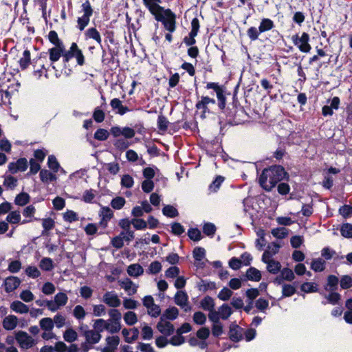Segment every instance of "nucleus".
Masks as SVG:
<instances>
[{
	"label": "nucleus",
	"mask_w": 352,
	"mask_h": 352,
	"mask_svg": "<svg viewBox=\"0 0 352 352\" xmlns=\"http://www.w3.org/2000/svg\"><path fill=\"white\" fill-rule=\"evenodd\" d=\"M199 27L200 25L199 19L197 17L193 18L191 21V30L188 34V36H186L184 38V42L187 46L192 47L196 43L195 37L198 34Z\"/></svg>",
	"instance_id": "nucleus-9"
},
{
	"label": "nucleus",
	"mask_w": 352,
	"mask_h": 352,
	"mask_svg": "<svg viewBox=\"0 0 352 352\" xmlns=\"http://www.w3.org/2000/svg\"><path fill=\"white\" fill-rule=\"evenodd\" d=\"M162 264L159 261L152 262L147 270V273L151 274H156L162 270Z\"/></svg>",
	"instance_id": "nucleus-50"
},
{
	"label": "nucleus",
	"mask_w": 352,
	"mask_h": 352,
	"mask_svg": "<svg viewBox=\"0 0 352 352\" xmlns=\"http://www.w3.org/2000/svg\"><path fill=\"white\" fill-rule=\"evenodd\" d=\"M25 272L29 277L32 278H36L41 275L40 271L35 266H28L25 269Z\"/></svg>",
	"instance_id": "nucleus-62"
},
{
	"label": "nucleus",
	"mask_w": 352,
	"mask_h": 352,
	"mask_svg": "<svg viewBox=\"0 0 352 352\" xmlns=\"http://www.w3.org/2000/svg\"><path fill=\"white\" fill-rule=\"evenodd\" d=\"M272 234L277 239H284L288 234V230L285 228H276L272 230Z\"/></svg>",
	"instance_id": "nucleus-48"
},
{
	"label": "nucleus",
	"mask_w": 352,
	"mask_h": 352,
	"mask_svg": "<svg viewBox=\"0 0 352 352\" xmlns=\"http://www.w3.org/2000/svg\"><path fill=\"white\" fill-rule=\"evenodd\" d=\"M43 230L42 235H47L48 232L52 230L55 226V222L52 218H44L41 219Z\"/></svg>",
	"instance_id": "nucleus-27"
},
{
	"label": "nucleus",
	"mask_w": 352,
	"mask_h": 352,
	"mask_svg": "<svg viewBox=\"0 0 352 352\" xmlns=\"http://www.w3.org/2000/svg\"><path fill=\"white\" fill-rule=\"evenodd\" d=\"M176 318V309L174 307L167 309L160 318H164L166 320H172Z\"/></svg>",
	"instance_id": "nucleus-58"
},
{
	"label": "nucleus",
	"mask_w": 352,
	"mask_h": 352,
	"mask_svg": "<svg viewBox=\"0 0 352 352\" xmlns=\"http://www.w3.org/2000/svg\"><path fill=\"white\" fill-rule=\"evenodd\" d=\"M80 12L83 13L82 16L77 19V28L82 31L89 25L90 17L94 13V10L89 0L83 2L80 6Z\"/></svg>",
	"instance_id": "nucleus-3"
},
{
	"label": "nucleus",
	"mask_w": 352,
	"mask_h": 352,
	"mask_svg": "<svg viewBox=\"0 0 352 352\" xmlns=\"http://www.w3.org/2000/svg\"><path fill=\"white\" fill-rule=\"evenodd\" d=\"M120 343V338L117 336H111L106 338L107 346L116 350Z\"/></svg>",
	"instance_id": "nucleus-47"
},
{
	"label": "nucleus",
	"mask_w": 352,
	"mask_h": 352,
	"mask_svg": "<svg viewBox=\"0 0 352 352\" xmlns=\"http://www.w3.org/2000/svg\"><path fill=\"white\" fill-rule=\"evenodd\" d=\"M217 97L219 100V107L223 109L226 105V100L227 99L225 89H215Z\"/></svg>",
	"instance_id": "nucleus-45"
},
{
	"label": "nucleus",
	"mask_w": 352,
	"mask_h": 352,
	"mask_svg": "<svg viewBox=\"0 0 352 352\" xmlns=\"http://www.w3.org/2000/svg\"><path fill=\"white\" fill-rule=\"evenodd\" d=\"M280 245L276 243H272L267 246V250L262 256V261H265L268 258H272L273 256L278 253Z\"/></svg>",
	"instance_id": "nucleus-18"
},
{
	"label": "nucleus",
	"mask_w": 352,
	"mask_h": 352,
	"mask_svg": "<svg viewBox=\"0 0 352 352\" xmlns=\"http://www.w3.org/2000/svg\"><path fill=\"white\" fill-rule=\"evenodd\" d=\"M197 113L200 114L201 118L206 117V113H210L215 107V100L208 96H204L196 104Z\"/></svg>",
	"instance_id": "nucleus-6"
},
{
	"label": "nucleus",
	"mask_w": 352,
	"mask_h": 352,
	"mask_svg": "<svg viewBox=\"0 0 352 352\" xmlns=\"http://www.w3.org/2000/svg\"><path fill=\"white\" fill-rule=\"evenodd\" d=\"M5 329L11 331L14 329L18 324V318L14 315H9L5 317L2 322Z\"/></svg>",
	"instance_id": "nucleus-19"
},
{
	"label": "nucleus",
	"mask_w": 352,
	"mask_h": 352,
	"mask_svg": "<svg viewBox=\"0 0 352 352\" xmlns=\"http://www.w3.org/2000/svg\"><path fill=\"white\" fill-rule=\"evenodd\" d=\"M84 336L86 341L90 344L98 343L101 339V335L98 332L94 330H88L85 331Z\"/></svg>",
	"instance_id": "nucleus-24"
},
{
	"label": "nucleus",
	"mask_w": 352,
	"mask_h": 352,
	"mask_svg": "<svg viewBox=\"0 0 352 352\" xmlns=\"http://www.w3.org/2000/svg\"><path fill=\"white\" fill-rule=\"evenodd\" d=\"M123 319L126 324L132 326L138 322V316L135 312L129 311L124 314Z\"/></svg>",
	"instance_id": "nucleus-33"
},
{
	"label": "nucleus",
	"mask_w": 352,
	"mask_h": 352,
	"mask_svg": "<svg viewBox=\"0 0 352 352\" xmlns=\"http://www.w3.org/2000/svg\"><path fill=\"white\" fill-rule=\"evenodd\" d=\"M274 27V23L272 20L267 18H264L261 19L258 28L259 31L263 33L272 30Z\"/></svg>",
	"instance_id": "nucleus-32"
},
{
	"label": "nucleus",
	"mask_w": 352,
	"mask_h": 352,
	"mask_svg": "<svg viewBox=\"0 0 352 352\" xmlns=\"http://www.w3.org/2000/svg\"><path fill=\"white\" fill-rule=\"evenodd\" d=\"M16 340L20 346L23 349H29L35 344L34 340L32 337L24 331L17 332L16 333Z\"/></svg>",
	"instance_id": "nucleus-10"
},
{
	"label": "nucleus",
	"mask_w": 352,
	"mask_h": 352,
	"mask_svg": "<svg viewBox=\"0 0 352 352\" xmlns=\"http://www.w3.org/2000/svg\"><path fill=\"white\" fill-rule=\"evenodd\" d=\"M243 329L236 324H232L230 327V338L232 341L238 342L241 340Z\"/></svg>",
	"instance_id": "nucleus-20"
},
{
	"label": "nucleus",
	"mask_w": 352,
	"mask_h": 352,
	"mask_svg": "<svg viewBox=\"0 0 352 352\" xmlns=\"http://www.w3.org/2000/svg\"><path fill=\"white\" fill-rule=\"evenodd\" d=\"M122 333L124 338V340L128 343H131L136 340L139 336V331L137 328L131 329H123Z\"/></svg>",
	"instance_id": "nucleus-17"
},
{
	"label": "nucleus",
	"mask_w": 352,
	"mask_h": 352,
	"mask_svg": "<svg viewBox=\"0 0 352 352\" xmlns=\"http://www.w3.org/2000/svg\"><path fill=\"white\" fill-rule=\"evenodd\" d=\"M285 176L286 173L282 166H274L263 171L259 178V183L264 189L269 191Z\"/></svg>",
	"instance_id": "nucleus-2"
},
{
	"label": "nucleus",
	"mask_w": 352,
	"mask_h": 352,
	"mask_svg": "<svg viewBox=\"0 0 352 352\" xmlns=\"http://www.w3.org/2000/svg\"><path fill=\"white\" fill-rule=\"evenodd\" d=\"M21 283V280L16 276L8 277L4 281L5 290L6 292H11L16 289Z\"/></svg>",
	"instance_id": "nucleus-16"
},
{
	"label": "nucleus",
	"mask_w": 352,
	"mask_h": 352,
	"mask_svg": "<svg viewBox=\"0 0 352 352\" xmlns=\"http://www.w3.org/2000/svg\"><path fill=\"white\" fill-rule=\"evenodd\" d=\"M133 184H134L133 179L129 175H124L122 177V179H121L122 186L126 188H130L133 186Z\"/></svg>",
	"instance_id": "nucleus-61"
},
{
	"label": "nucleus",
	"mask_w": 352,
	"mask_h": 352,
	"mask_svg": "<svg viewBox=\"0 0 352 352\" xmlns=\"http://www.w3.org/2000/svg\"><path fill=\"white\" fill-rule=\"evenodd\" d=\"M118 283L129 296L135 294L138 291V285L128 278L120 280Z\"/></svg>",
	"instance_id": "nucleus-11"
},
{
	"label": "nucleus",
	"mask_w": 352,
	"mask_h": 352,
	"mask_svg": "<svg viewBox=\"0 0 352 352\" xmlns=\"http://www.w3.org/2000/svg\"><path fill=\"white\" fill-rule=\"evenodd\" d=\"M247 278L253 281H259L261 278V272L255 267H250L246 272Z\"/></svg>",
	"instance_id": "nucleus-31"
},
{
	"label": "nucleus",
	"mask_w": 352,
	"mask_h": 352,
	"mask_svg": "<svg viewBox=\"0 0 352 352\" xmlns=\"http://www.w3.org/2000/svg\"><path fill=\"white\" fill-rule=\"evenodd\" d=\"M86 39L92 38L96 41L102 48V38L100 32L95 28H88L85 32Z\"/></svg>",
	"instance_id": "nucleus-21"
},
{
	"label": "nucleus",
	"mask_w": 352,
	"mask_h": 352,
	"mask_svg": "<svg viewBox=\"0 0 352 352\" xmlns=\"http://www.w3.org/2000/svg\"><path fill=\"white\" fill-rule=\"evenodd\" d=\"M73 58L76 59L78 65L82 66L85 64V56L76 43H72L69 49L64 53L63 61L68 63Z\"/></svg>",
	"instance_id": "nucleus-4"
},
{
	"label": "nucleus",
	"mask_w": 352,
	"mask_h": 352,
	"mask_svg": "<svg viewBox=\"0 0 352 352\" xmlns=\"http://www.w3.org/2000/svg\"><path fill=\"white\" fill-rule=\"evenodd\" d=\"M292 40L294 44L296 45L302 52H309L311 49L309 43V35L306 32H303L301 36H299L298 34L293 35Z\"/></svg>",
	"instance_id": "nucleus-8"
},
{
	"label": "nucleus",
	"mask_w": 352,
	"mask_h": 352,
	"mask_svg": "<svg viewBox=\"0 0 352 352\" xmlns=\"http://www.w3.org/2000/svg\"><path fill=\"white\" fill-rule=\"evenodd\" d=\"M39 267L45 271H50L54 268L53 261L50 258H43L41 259Z\"/></svg>",
	"instance_id": "nucleus-46"
},
{
	"label": "nucleus",
	"mask_w": 352,
	"mask_h": 352,
	"mask_svg": "<svg viewBox=\"0 0 352 352\" xmlns=\"http://www.w3.org/2000/svg\"><path fill=\"white\" fill-rule=\"evenodd\" d=\"M47 164H48L49 168L54 173H57L60 168V165H59L56 158L54 155H50L48 157Z\"/></svg>",
	"instance_id": "nucleus-52"
},
{
	"label": "nucleus",
	"mask_w": 352,
	"mask_h": 352,
	"mask_svg": "<svg viewBox=\"0 0 352 352\" xmlns=\"http://www.w3.org/2000/svg\"><path fill=\"white\" fill-rule=\"evenodd\" d=\"M187 301V294L182 291H177V305L182 307L186 311L188 309Z\"/></svg>",
	"instance_id": "nucleus-36"
},
{
	"label": "nucleus",
	"mask_w": 352,
	"mask_h": 352,
	"mask_svg": "<svg viewBox=\"0 0 352 352\" xmlns=\"http://www.w3.org/2000/svg\"><path fill=\"white\" fill-rule=\"evenodd\" d=\"M103 302L111 307H118L121 305L118 296L113 292H107L102 298Z\"/></svg>",
	"instance_id": "nucleus-12"
},
{
	"label": "nucleus",
	"mask_w": 352,
	"mask_h": 352,
	"mask_svg": "<svg viewBox=\"0 0 352 352\" xmlns=\"http://www.w3.org/2000/svg\"><path fill=\"white\" fill-rule=\"evenodd\" d=\"M21 219L19 211H12L6 217L7 221L10 223H18L20 222Z\"/></svg>",
	"instance_id": "nucleus-51"
},
{
	"label": "nucleus",
	"mask_w": 352,
	"mask_h": 352,
	"mask_svg": "<svg viewBox=\"0 0 352 352\" xmlns=\"http://www.w3.org/2000/svg\"><path fill=\"white\" fill-rule=\"evenodd\" d=\"M63 338L65 341L72 342L77 338V333L72 329H68L65 331Z\"/></svg>",
	"instance_id": "nucleus-57"
},
{
	"label": "nucleus",
	"mask_w": 352,
	"mask_h": 352,
	"mask_svg": "<svg viewBox=\"0 0 352 352\" xmlns=\"http://www.w3.org/2000/svg\"><path fill=\"white\" fill-rule=\"evenodd\" d=\"M158 331L164 336H170L175 330L174 325L170 321L160 318L157 324Z\"/></svg>",
	"instance_id": "nucleus-13"
},
{
	"label": "nucleus",
	"mask_w": 352,
	"mask_h": 352,
	"mask_svg": "<svg viewBox=\"0 0 352 352\" xmlns=\"http://www.w3.org/2000/svg\"><path fill=\"white\" fill-rule=\"evenodd\" d=\"M160 0H143L145 6L155 16L157 21H161L166 30L174 32L175 29V15L170 10H164L159 3Z\"/></svg>",
	"instance_id": "nucleus-1"
},
{
	"label": "nucleus",
	"mask_w": 352,
	"mask_h": 352,
	"mask_svg": "<svg viewBox=\"0 0 352 352\" xmlns=\"http://www.w3.org/2000/svg\"><path fill=\"white\" fill-rule=\"evenodd\" d=\"M73 315L77 320H82L85 318L86 312L81 305H76L73 310Z\"/></svg>",
	"instance_id": "nucleus-54"
},
{
	"label": "nucleus",
	"mask_w": 352,
	"mask_h": 352,
	"mask_svg": "<svg viewBox=\"0 0 352 352\" xmlns=\"http://www.w3.org/2000/svg\"><path fill=\"white\" fill-rule=\"evenodd\" d=\"M301 290L306 293L316 292L318 291L317 285L314 283H305L301 285Z\"/></svg>",
	"instance_id": "nucleus-55"
},
{
	"label": "nucleus",
	"mask_w": 352,
	"mask_h": 352,
	"mask_svg": "<svg viewBox=\"0 0 352 352\" xmlns=\"http://www.w3.org/2000/svg\"><path fill=\"white\" fill-rule=\"evenodd\" d=\"M30 201V195L25 192H21L18 195L14 200L16 205L23 206Z\"/></svg>",
	"instance_id": "nucleus-43"
},
{
	"label": "nucleus",
	"mask_w": 352,
	"mask_h": 352,
	"mask_svg": "<svg viewBox=\"0 0 352 352\" xmlns=\"http://www.w3.org/2000/svg\"><path fill=\"white\" fill-rule=\"evenodd\" d=\"M66 52L64 45L61 47H54L49 50V56L51 65L58 61L60 56L63 57L64 53Z\"/></svg>",
	"instance_id": "nucleus-15"
},
{
	"label": "nucleus",
	"mask_w": 352,
	"mask_h": 352,
	"mask_svg": "<svg viewBox=\"0 0 352 352\" xmlns=\"http://www.w3.org/2000/svg\"><path fill=\"white\" fill-rule=\"evenodd\" d=\"M107 320H105L104 319H97L94 321V323L93 324L94 329L96 331L98 332L99 333L104 330L107 331Z\"/></svg>",
	"instance_id": "nucleus-41"
},
{
	"label": "nucleus",
	"mask_w": 352,
	"mask_h": 352,
	"mask_svg": "<svg viewBox=\"0 0 352 352\" xmlns=\"http://www.w3.org/2000/svg\"><path fill=\"white\" fill-rule=\"evenodd\" d=\"M262 32L259 31V28L256 27H250L247 30V36L250 39L251 41H256L258 38L259 35Z\"/></svg>",
	"instance_id": "nucleus-44"
},
{
	"label": "nucleus",
	"mask_w": 352,
	"mask_h": 352,
	"mask_svg": "<svg viewBox=\"0 0 352 352\" xmlns=\"http://www.w3.org/2000/svg\"><path fill=\"white\" fill-rule=\"evenodd\" d=\"M10 309L18 314H23L29 311L28 307L19 300H15L10 305Z\"/></svg>",
	"instance_id": "nucleus-25"
},
{
	"label": "nucleus",
	"mask_w": 352,
	"mask_h": 352,
	"mask_svg": "<svg viewBox=\"0 0 352 352\" xmlns=\"http://www.w3.org/2000/svg\"><path fill=\"white\" fill-rule=\"evenodd\" d=\"M167 336H161L156 338L155 344L159 348L165 347L168 343H170L173 345H176V341L175 337H173L170 340H168L166 338Z\"/></svg>",
	"instance_id": "nucleus-29"
},
{
	"label": "nucleus",
	"mask_w": 352,
	"mask_h": 352,
	"mask_svg": "<svg viewBox=\"0 0 352 352\" xmlns=\"http://www.w3.org/2000/svg\"><path fill=\"white\" fill-rule=\"evenodd\" d=\"M125 204V199L122 197H117L112 199L111 205L116 210L121 209Z\"/></svg>",
	"instance_id": "nucleus-63"
},
{
	"label": "nucleus",
	"mask_w": 352,
	"mask_h": 352,
	"mask_svg": "<svg viewBox=\"0 0 352 352\" xmlns=\"http://www.w3.org/2000/svg\"><path fill=\"white\" fill-rule=\"evenodd\" d=\"M113 214L112 210L109 207H102L100 211L102 223L104 222L106 224L112 218Z\"/></svg>",
	"instance_id": "nucleus-34"
},
{
	"label": "nucleus",
	"mask_w": 352,
	"mask_h": 352,
	"mask_svg": "<svg viewBox=\"0 0 352 352\" xmlns=\"http://www.w3.org/2000/svg\"><path fill=\"white\" fill-rule=\"evenodd\" d=\"M324 267L325 261L322 258L314 259L311 263V268L315 272H322Z\"/></svg>",
	"instance_id": "nucleus-38"
},
{
	"label": "nucleus",
	"mask_w": 352,
	"mask_h": 352,
	"mask_svg": "<svg viewBox=\"0 0 352 352\" xmlns=\"http://www.w3.org/2000/svg\"><path fill=\"white\" fill-rule=\"evenodd\" d=\"M49 41L55 45V47H61L63 46V43L58 38V34L54 30H51L48 34Z\"/></svg>",
	"instance_id": "nucleus-37"
},
{
	"label": "nucleus",
	"mask_w": 352,
	"mask_h": 352,
	"mask_svg": "<svg viewBox=\"0 0 352 352\" xmlns=\"http://www.w3.org/2000/svg\"><path fill=\"white\" fill-rule=\"evenodd\" d=\"M113 144L118 149L125 150L129 146L130 143L126 139L118 138L114 142Z\"/></svg>",
	"instance_id": "nucleus-59"
},
{
	"label": "nucleus",
	"mask_w": 352,
	"mask_h": 352,
	"mask_svg": "<svg viewBox=\"0 0 352 352\" xmlns=\"http://www.w3.org/2000/svg\"><path fill=\"white\" fill-rule=\"evenodd\" d=\"M126 272L130 276L138 277L143 274L144 269L140 264L134 263L128 266Z\"/></svg>",
	"instance_id": "nucleus-23"
},
{
	"label": "nucleus",
	"mask_w": 352,
	"mask_h": 352,
	"mask_svg": "<svg viewBox=\"0 0 352 352\" xmlns=\"http://www.w3.org/2000/svg\"><path fill=\"white\" fill-rule=\"evenodd\" d=\"M263 262L267 264V270L271 274H277L280 270L281 265L280 262L273 258H268Z\"/></svg>",
	"instance_id": "nucleus-22"
},
{
	"label": "nucleus",
	"mask_w": 352,
	"mask_h": 352,
	"mask_svg": "<svg viewBox=\"0 0 352 352\" xmlns=\"http://www.w3.org/2000/svg\"><path fill=\"white\" fill-rule=\"evenodd\" d=\"M55 173H52L48 170L43 169L40 171L41 180L44 183H48L56 180Z\"/></svg>",
	"instance_id": "nucleus-28"
},
{
	"label": "nucleus",
	"mask_w": 352,
	"mask_h": 352,
	"mask_svg": "<svg viewBox=\"0 0 352 352\" xmlns=\"http://www.w3.org/2000/svg\"><path fill=\"white\" fill-rule=\"evenodd\" d=\"M107 331L111 333L118 332L121 329V322L107 320Z\"/></svg>",
	"instance_id": "nucleus-42"
},
{
	"label": "nucleus",
	"mask_w": 352,
	"mask_h": 352,
	"mask_svg": "<svg viewBox=\"0 0 352 352\" xmlns=\"http://www.w3.org/2000/svg\"><path fill=\"white\" fill-rule=\"evenodd\" d=\"M205 255H206V250L204 248L198 247V248H196L194 249L193 257L195 259V261H197L195 265L197 267H202V265H204L202 260L205 257Z\"/></svg>",
	"instance_id": "nucleus-26"
},
{
	"label": "nucleus",
	"mask_w": 352,
	"mask_h": 352,
	"mask_svg": "<svg viewBox=\"0 0 352 352\" xmlns=\"http://www.w3.org/2000/svg\"><path fill=\"white\" fill-rule=\"evenodd\" d=\"M232 314L231 307L227 305L223 304L218 308L217 311H214L208 314V318L212 322H218L220 319L227 320Z\"/></svg>",
	"instance_id": "nucleus-7"
},
{
	"label": "nucleus",
	"mask_w": 352,
	"mask_h": 352,
	"mask_svg": "<svg viewBox=\"0 0 352 352\" xmlns=\"http://www.w3.org/2000/svg\"><path fill=\"white\" fill-rule=\"evenodd\" d=\"M28 167V162L25 158H21L16 162H11L8 165V169L12 173L18 171H24Z\"/></svg>",
	"instance_id": "nucleus-14"
},
{
	"label": "nucleus",
	"mask_w": 352,
	"mask_h": 352,
	"mask_svg": "<svg viewBox=\"0 0 352 352\" xmlns=\"http://www.w3.org/2000/svg\"><path fill=\"white\" fill-rule=\"evenodd\" d=\"M67 301V294L63 292H58L54 296L53 300L45 301V306L50 311L54 312L65 306Z\"/></svg>",
	"instance_id": "nucleus-5"
},
{
	"label": "nucleus",
	"mask_w": 352,
	"mask_h": 352,
	"mask_svg": "<svg viewBox=\"0 0 352 352\" xmlns=\"http://www.w3.org/2000/svg\"><path fill=\"white\" fill-rule=\"evenodd\" d=\"M124 234V232H122L120 235L116 236L111 239V245L117 248L120 249L123 247L124 245V240L122 235Z\"/></svg>",
	"instance_id": "nucleus-53"
},
{
	"label": "nucleus",
	"mask_w": 352,
	"mask_h": 352,
	"mask_svg": "<svg viewBox=\"0 0 352 352\" xmlns=\"http://www.w3.org/2000/svg\"><path fill=\"white\" fill-rule=\"evenodd\" d=\"M233 292L227 287H223L218 294V298L223 300L226 301L228 300L230 297L232 296Z\"/></svg>",
	"instance_id": "nucleus-56"
},
{
	"label": "nucleus",
	"mask_w": 352,
	"mask_h": 352,
	"mask_svg": "<svg viewBox=\"0 0 352 352\" xmlns=\"http://www.w3.org/2000/svg\"><path fill=\"white\" fill-rule=\"evenodd\" d=\"M341 234L343 236L351 238L352 237V224L345 223L343 224L340 230Z\"/></svg>",
	"instance_id": "nucleus-64"
},
{
	"label": "nucleus",
	"mask_w": 352,
	"mask_h": 352,
	"mask_svg": "<svg viewBox=\"0 0 352 352\" xmlns=\"http://www.w3.org/2000/svg\"><path fill=\"white\" fill-rule=\"evenodd\" d=\"M109 133L106 129H99L96 131L94 138L100 141H104L109 138Z\"/></svg>",
	"instance_id": "nucleus-60"
},
{
	"label": "nucleus",
	"mask_w": 352,
	"mask_h": 352,
	"mask_svg": "<svg viewBox=\"0 0 352 352\" xmlns=\"http://www.w3.org/2000/svg\"><path fill=\"white\" fill-rule=\"evenodd\" d=\"M40 326L45 331H51L54 327V321L50 318H44L40 320Z\"/></svg>",
	"instance_id": "nucleus-40"
},
{
	"label": "nucleus",
	"mask_w": 352,
	"mask_h": 352,
	"mask_svg": "<svg viewBox=\"0 0 352 352\" xmlns=\"http://www.w3.org/2000/svg\"><path fill=\"white\" fill-rule=\"evenodd\" d=\"M30 63V52L25 50L23 53V57L19 60V65L21 69H25L28 67Z\"/></svg>",
	"instance_id": "nucleus-39"
},
{
	"label": "nucleus",
	"mask_w": 352,
	"mask_h": 352,
	"mask_svg": "<svg viewBox=\"0 0 352 352\" xmlns=\"http://www.w3.org/2000/svg\"><path fill=\"white\" fill-rule=\"evenodd\" d=\"M111 105L113 109H117V113L120 115L124 114L128 111V109L124 107L121 101L117 98L111 100Z\"/></svg>",
	"instance_id": "nucleus-35"
},
{
	"label": "nucleus",
	"mask_w": 352,
	"mask_h": 352,
	"mask_svg": "<svg viewBox=\"0 0 352 352\" xmlns=\"http://www.w3.org/2000/svg\"><path fill=\"white\" fill-rule=\"evenodd\" d=\"M36 64H38V66L41 67L40 69H34V75L37 78H39L43 73H46L47 70L44 67L43 61L42 60V56L39 57L38 59L35 62Z\"/></svg>",
	"instance_id": "nucleus-49"
},
{
	"label": "nucleus",
	"mask_w": 352,
	"mask_h": 352,
	"mask_svg": "<svg viewBox=\"0 0 352 352\" xmlns=\"http://www.w3.org/2000/svg\"><path fill=\"white\" fill-rule=\"evenodd\" d=\"M201 307L206 311H209V314L214 312V300L210 297H205L201 302Z\"/></svg>",
	"instance_id": "nucleus-30"
}]
</instances>
